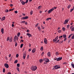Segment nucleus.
I'll use <instances>...</instances> for the list:
<instances>
[{
    "label": "nucleus",
    "mask_w": 74,
    "mask_h": 74,
    "mask_svg": "<svg viewBox=\"0 0 74 74\" xmlns=\"http://www.w3.org/2000/svg\"><path fill=\"white\" fill-rule=\"evenodd\" d=\"M37 69V67L36 66H32L31 68V69L32 71H36Z\"/></svg>",
    "instance_id": "nucleus-1"
},
{
    "label": "nucleus",
    "mask_w": 74,
    "mask_h": 74,
    "mask_svg": "<svg viewBox=\"0 0 74 74\" xmlns=\"http://www.w3.org/2000/svg\"><path fill=\"white\" fill-rule=\"evenodd\" d=\"M45 60H45V62L44 63V64H47V62H49V60L48 58H45Z\"/></svg>",
    "instance_id": "nucleus-2"
},
{
    "label": "nucleus",
    "mask_w": 74,
    "mask_h": 74,
    "mask_svg": "<svg viewBox=\"0 0 74 74\" xmlns=\"http://www.w3.org/2000/svg\"><path fill=\"white\" fill-rule=\"evenodd\" d=\"M53 10H54V8H52L50 9L48 11V14H50V13H51V12H52Z\"/></svg>",
    "instance_id": "nucleus-3"
},
{
    "label": "nucleus",
    "mask_w": 74,
    "mask_h": 74,
    "mask_svg": "<svg viewBox=\"0 0 74 74\" xmlns=\"http://www.w3.org/2000/svg\"><path fill=\"white\" fill-rule=\"evenodd\" d=\"M69 21V18H68L67 19H66L65 21L64 22V25H65L66 24H67V23Z\"/></svg>",
    "instance_id": "nucleus-4"
},
{
    "label": "nucleus",
    "mask_w": 74,
    "mask_h": 74,
    "mask_svg": "<svg viewBox=\"0 0 74 74\" xmlns=\"http://www.w3.org/2000/svg\"><path fill=\"white\" fill-rule=\"evenodd\" d=\"M58 36H56V37L55 38V39H53V42H56L57 40H58Z\"/></svg>",
    "instance_id": "nucleus-5"
},
{
    "label": "nucleus",
    "mask_w": 74,
    "mask_h": 74,
    "mask_svg": "<svg viewBox=\"0 0 74 74\" xmlns=\"http://www.w3.org/2000/svg\"><path fill=\"white\" fill-rule=\"evenodd\" d=\"M53 67L55 68V69H59V68H60V67L58 65H56L55 66H53Z\"/></svg>",
    "instance_id": "nucleus-6"
},
{
    "label": "nucleus",
    "mask_w": 74,
    "mask_h": 74,
    "mask_svg": "<svg viewBox=\"0 0 74 74\" xmlns=\"http://www.w3.org/2000/svg\"><path fill=\"white\" fill-rule=\"evenodd\" d=\"M4 66L6 67V68H7V69H8V67H9V66L8 65V64H7V63H5L4 64Z\"/></svg>",
    "instance_id": "nucleus-7"
},
{
    "label": "nucleus",
    "mask_w": 74,
    "mask_h": 74,
    "mask_svg": "<svg viewBox=\"0 0 74 74\" xmlns=\"http://www.w3.org/2000/svg\"><path fill=\"white\" fill-rule=\"evenodd\" d=\"M44 42L45 44H47L48 43V42H47V40L46 38H45L44 39Z\"/></svg>",
    "instance_id": "nucleus-8"
},
{
    "label": "nucleus",
    "mask_w": 74,
    "mask_h": 74,
    "mask_svg": "<svg viewBox=\"0 0 74 74\" xmlns=\"http://www.w3.org/2000/svg\"><path fill=\"white\" fill-rule=\"evenodd\" d=\"M73 26H71L70 27V29H71V31H72V32H73V31H74V27L73 28Z\"/></svg>",
    "instance_id": "nucleus-9"
},
{
    "label": "nucleus",
    "mask_w": 74,
    "mask_h": 74,
    "mask_svg": "<svg viewBox=\"0 0 74 74\" xmlns=\"http://www.w3.org/2000/svg\"><path fill=\"white\" fill-rule=\"evenodd\" d=\"M29 18V17L26 16L25 17H24L22 18L23 19H28Z\"/></svg>",
    "instance_id": "nucleus-10"
},
{
    "label": "nucleus",
    "mask_w": 74,
    "mask_h": 74,
    "mask_svg": "<svg viewBox=\"0 0 74 74\" xmlns=\"http://www.w3.org/2000/svg\"><path fill=\"white\" fill-rule=\"evenodd\" d=\"M27 36H29V37H32V35L30 34H29V33H27Z\"/></svg>",
    "instance_id": "nucleus-11"
},
{
    "label": "nucleus",
    "mask_w": 74,
    "mask_h": 74,
    "mask_svg": "<svg viewBox=\"0 0 74 74\" xmlns=\"http://www.w3.org/2000/svg\"><path fill=\"white\" fill-rule=\"evenodd\" d=\"M5 19V17L4 16L1 18V21H4Z\"/></svg>",
    "instance_id": "nucleus-12"
},
{
    "label": "nucleus",
    "mask_w": 74,
    "mask_h": 74,
    "mask_svg": "<svg viewBox=\"0 0 74 74\" xmlns=\"http://www.w3.org/2000/svg\"><path fill=\"white\" fill-rule=\"evenodd\" d=\"M62 58H57V61H59V60H62Z\"/></svg>",
    "instance_id": "nucleus-13"
},
{
    "label": "nucleus",
    "mask_w": 74,
    "mask_h": 74,
    "mask_svg": "<svg viewBox=\"0 0 74 74\" xmlns=\"http://www.w3.org/2000/svg\"><path fill=\"white\" fill-rule=\"evenodd\" d=\"M16 35L14 38V42H15L16 41Z\"/></svg>",
    "instance_id": "nucleus-14"
},
{
    "label": "nucleus",
    "mask_w": 74,
    "mask_h": 74,
    "mask_svg": "<svg viewBox=\"0 0 74 74\" xmlns=\"http://www.w3.org/2000/svg\"><path fill=\"white\" fill-rule=\"evenodd\" d=\"M35 52H36V49L34 48L32 50V53H34Z\"/></svg>",
    "instance_id": "nucleus-15"
},
{
    "label": "nucleus",
    "mask_w": 74,
    "mask_h": 74,
    "mask_svg": "<svg viewBox=\"0 0 74 74\" xmlns=\"http://www.w3.org/2000/svg\"><path fill=\"white\" fill-rule=\"evenodd\" d=\"M47 55L48 56H49V57H50V56H51V52H48L47 53Z\"/></svg>",
    "instance_id": "nucleus-16"
},
{
    "label": "nucleus",
    "mask_w": 74,
    "mask_h": 74,
    "mask_svg": "<svg viewBox=\"0 0 74 74\" xmlns=\"http://www.w3.org/2000/svg\"><path fill=\"white\" fill-rule=\"evenodd\" d=\"M21 4H22L23 5H25V2H24L23 1H21Z\"/></svg>",
    "instance_id": "nucleus-17"
},
{
    "label": "nucleus",
    "mask_w": 74,
    "mask_h": 74,
    "mask_svg": "<svg viewBox=\"0 0 74 74\" xmlns=\"http://www.w3.org/2000/svg\"><path fill=\"white\" fill-rule=\"evenodd\" d=\"M26 53H24L23 54V59H25V58L26 57Z\"/></svg>",
    "instance_id": "nucleus-18"
},
{
    "label": "nucleus",
    "mask_w": 74,
    "mask_h": 74,
    "mask_svg": "<svg viewBox=\"0 0 74 74\" xmlns=\"http://www.w3.org/2000/svg\"><path fill=\"white\" fill-rule=\"evenodd\" d=\"M1 32L2 34H3L4 33V29L3 28H2L1 29Z\"/></svg>",
    "instance_id": "nucleus-19"
},
{
    "label": "nucleus",
    "mask_w": 74,
    "mask_h": 74,
    "mask_svg": "<svg viewBox=\"0 0 74 74\" xmlns=\"http://www.w3.org/2000/svg\"><path fill=\"white\" fill-rule=\"evenodd\" d=\"M38 29L39 30V31H40L41 30V27H40L38 26L37 27Z\"/></svg>",
    "instance_id": "nucleus-20"
},
{
    "label": "nucleus",
    "mask_w": 74,
    "mask_h": 74,
    "mask_svg": "<svg viewBox=\"0 0 74 74\" xmlns=\"http://www.w3.org/2000/svg\"><path fill=\"white\" fill-rule=\"evenodd\" d=\"M9 41L11 42H12V38H10V39H9Z\"/></svg>",
    "instance_id": "nucleus-21"
},
{
    "label": "nucleus",
    "mask_w": 74,
    "mask_h": 74,
    "mask_svg": "<svg viewBox=\"0 0 74 74\" xmlns=\"http://www.w3.org/2000/svg\"><path fill=\"white\" fill-rule=\"evenodd\" d=\"M20 35H21V33H20V32H18L17 34L18 37H19V36H20Z\"/></svg>",
    "instance_id": "nucleus-22"
},
{
    "label": "nucleus",
    "mask_w": 74,
    "mask_h": 74,
    "mask_svg": "<svg viewBox=\"0 0 74 74\" xmlns=\"http://www.w3.org/2000/svg\"><path fill=\"white\" fill-rule=\"evenodd\" d=\"M9 12V10H8L6 9L5 10V12Z\"/></svg>",
    "instance_id": "nucleus-23"
},
{
    "label": "nucleus",
    "mask_w": 74,
    "mask_h": 74,
    "mask_svg": "<svg viewBox=\"0 0 74 74\" xmlns=\"http://www.w3.org/2000/svg\"><path fill=\"white\" fill-rule=\"evenodd\" d=\"M14 8L10 9L9 10V12H10V11H13V10H14Z\"/></svg>",
    "instance_id": "nucleus-24"
},
{
    "label": "nucleus",
    "mask_w": 74,
    "mask_h": 74,
    "mask_svg": "<svg viewBox=\"0 0 74 74\" xmlns=\"http://www.w3.org/2000/svg\"><path fill=\"white\" fill-rule=\"evenodd\" d=\"M41 6H39L38 8V10H40V9H41Z\"/></svg>",
    "instance_id": "nucleus-25"
},
{
    "label": "nucleus",
    "mask_w": 74,
    "mask_h": 74,
    "mask_svg": "<svg viewBox=\"0 0 74 74\" xmlns=\"http://www.w3.org/2000/svg\"><path fill=\"white\" fill-rule=\"evenodd\" d=\"M9 40H10V37H8L7 38L6 41H9Z\"/></svg>",
    "instance_id": "nucleus-26"
},
{
    "label": "nucleus",
    "mask_w": 74,
    "mask_h": 74,
    "mask_svg": "<svg viewBox=\"0 0 74 74\" xmlns=\"http://www.w3.org/2000/svg\"><path fill=\"white\" fill-rule=\"evenodd\" d=\"M63 38H66V34L63 35Z\"/></svg>",
    "instance_id": "nucleus-27"
},
{
    "label": "nucleus",
    "mask_w": 74,
    "mask_h": 74,
    "mask_svg": "<svg viewBox=\"0 0 74 74\" xmlns=\"http://www.w3.org/2000/svg\"><path fill=\"white\" fill-rule=\"evenodd\" d=\"M33 12V11L31 10L30 12L31 15H32Z\"/></svg>",
    "instance_id": "nucleus-28"
},
{
    "label": "nucleus",
    "mask_w": 74,
    "mask_h": 74,
    "mask_svg": "<svg viewBox=\"0 0 74 74\" xmlns=\"http://www.w3.org/2000/svg\"><path fill=\"white\" fill-rule=\"evenodd\" d=\"M71 36H73V34H71L70 35L69 37H68V38H70Z\"/></svg>",
    "instance_id": "nucleus-29"
},
{
    "label": "nucleus",
    "mask_w": 74,
    "mask_h": 74,
    "mask_svg": "<svg viewBox=\"0 0 74 74\" xmlns=\"http://www.w3.org/2000/svg\"><path fill=\"white\" fill-rule=\"evenodd\" d=\"M43 47H41L40 49L41 51H43Z\"/></svg>",
    "instance_id": "nucleus-30"
},
{
    "label": "nucleus",
    "mask_w": 74,
    "mask_h": 74,
    "mask_svg": "<svg viewBox=\"0 0 74 74\" xmlns=\"http://www.w3.org/2000/svg\"><path fill=\"white\" fill-rule=\"evenodd\" d=\"M62 30H63L64 31L65 30H66V29H65V28L64 27L62 28Z\"/></svg>",
    "instance_id": "nucleus-31"
},
{
    "label": "nucleus",
    "mask_w": 74,
    "mask_h": 74,
    "mask_svg": "<svg viewBox=\"0 0 74 74\" xmlns=\"http://www.w3.org/2000/svg\"><path fill=\"white\" fill-rule=\"evenodd\" d=\"M43 61V60L41 59L40 60V63H41V62H42Z\"/></svg>",
    "instance_id": "nucleus-32"
},
{
    "label": "nucleus",
    "mask_w": 74,
    "mask_h": 74,
    "mask_svg": "<svg viewBox=\"0 0 74 74\" xmlns=\"http://www.w3.org/2000/svg\"><path fill=\"white\" fill-rule=\"evenodd\" d=\"M23 44H21L20 46V48H22V47H23Z\"/></svg>",
    "instance_id": "nucleus-33"
},
{
    "label": "nucleus",
    "mask_w": 74,
    "mask_h": 74,
    "mask_svg": "<svg viewBox=\"0 0 74 74\" xmlns=\"http://www.w3.org/2000/svg\"><path fill=\"white\" fill-rule=\"evenodd\" d=\"M71 66L73 67V68H74V64H73V63H71Z\"/></svg>",
    "instance_id": "nucleus-34"
},
{
    "label": "nucleus",
    "mask_w": 74,
    "mask_h": 74,
    "mask_svg": "<svg viewBox=\"0 0 74 74\" xmlns=\"http://www.w3.org/2000/svg\"><path fill=\"white\" fill-rule=\"evenodd\" d=\"M70 7H71V5H69L68 6V8H70Z\"/></svg>",
    "instance_id": "nucleus-35"
},
{
    "label": "nucleus",
    "mask_w": 74,
    "mask_h": 74,
    "mask_svg": "<svg viewBox=\"0 0 74 74\" xmlns=\"http://www.w3.org/2000/svg\"><path fill=\"white\" fill-rule=\"evenodd\" d=\"M25 21H23L21 22V23H25Z\"/></svg>",
    "instance_id": "nucleus-36"
},
{
    "label": "nucleus",
    "mask_w": 74,
    "mask_h": 74,
    "mask_svg": "<svg viewBox=\"0 0 74 74\" xmlns=\"http://www.w3.org/2000/svg\"><path fill=\"white\" fill-rule=\"evenodd\" d=\"M18 62V60H16L14 61V63H16Z\"/></svg>",
    "instance_id": "nucleus-37"
},
{
    "label": "nucleus",
    "mask_w": 74,
    "mask_h": 74,
    "mask_svg": "<svg viewBox=\"0 0 74 74\" xmlns=\"http://www.w3.org/2000/svg\"><path fill=\"white\" fill-rule=\"evenodd\" d=\"M17 45H18V44H17V42H15V47H16L17 46Z\"/></svg>",
    "instance_id": "nucleus-38"
},
{
    "label": "nucleus",
    "mask_w": 74,
    "mask_h": 74,
    "mask_svg": "<svg viewBox=\"0 0 74 74\" xmlns=\"http://www.w3.org/2000/svg\"><path fill=\"white\" fill-rule=\"evenodd\" d=\"M71 39H74V35L71 37Z\"/></svg>",
    "instance_id": "nucleus-39"
},
{
    "label": "nucleus",
    "mask_w": 74,
    "mask_h": 74,
    "mask_svg": "<svg viewBox=\"0 0 74 74\" xmlns=\"http://www.w3.org/2000/svg\"><path fill=\"white\" fill-rule=\"evenodd\" d=\"M73 10H74V8L72 9H71L70 10V12H71L73 11Z\"/></svg>",
    "instance_id": "nucleus-40"
},
{
    "label": "nucleus",
    "mask_w": 74,
    "mask_h": 74,
    "mask_svg": "<svg viewBox=\"0 0 74 74\" xmlns=\"http://www.w3.org/2000/svg\"><path fill=\"white\" fill-rule=\"evenodd\" d=\"M18 56H19V55L18 54H16V58H18Z\"/></svg>",
    "instance_id": "nucleus-41"
},
{
    "label": "nucleus",
    "mask_w": 74,
    "mask_h": 74,
    "mask_svg": "<svg viewBox=\"0 0 74 74\" xmlns=\"http://www.w3.org/2000/svg\"><path fill=\"white\" fill-rule=\"evenodd\" d=\"M19 64H17V67H19Z\"/></svg>",
    "instance_id": "nucleus-42"
},
{
    "label": "nucleus",
    "mask_w": 74,
    "mask_h": 74,
    "mask_svg": "<svg viewBox=\"0 0 74 74\" xmlns=\"http://www.w3.org/2000/svg\"><path fill=\"white\" fill-rule=\"evenodd\" d=\"M69 27H70V25H68L67 26V27L68 29L69 28Z\"/></svg>",
    "instance_id": "nucleus-43"
},
{
    "label": "nucleus",
    "mask_w": 74,
    "mask_h": 74,
    "mask_svg": "<svg viewBox=\"0 0 74 74\" xmlns=\"http://www.w3.org/2000/svg\"><path fill=\"white\" fill-rule=\"evenodd\" d=\"M62 32V30H59L58 31V33H60V32Z\"/></svg>",
    "instance_id": "nucleus-44"
},
{
    "label": "nucleus",
    "mask_w": 74,
    "mask_h": 74,
    "mask_svg": "<svg viewBox=\"0 0 74 74\" xmlns=\"http://www.w3.org/2000/svg\"><path fill=\"white\" fill-rule=\"evenodd\" d=\"M56 55H59V53H58V52H57L56 53Z\"/></svg>",
    "instance_id": "nucleus-45"
},
{
    "label": "nucleus",
    "mask_w": 74,
    "mask_h": 74,
    "mask_svg": "<svg viewBox=\"0 0 74 74\" xmlns=\"http://www.w3.org/2000/svg\"><path fill=\"white\" fill-rule=\"evenodd\" d=\"M28 1H29V0H26L25 2V3H28Z\"/></svg>",
    "instance_id": "nucleus-46"
},
{
    "label": "nucleus",
    "mask_w": 74,
    "mask_h": 74,
    "mask_svg": "<svg viewBox=\"0 0 74 74\" xmlns=\"http://www.w3.org/2000/svg\"><path fill=\"white\" fill-rule=\"evenodd\" d=\"M17 70L19 72L20 71H19V69L18 68H17Z\"/></svg>",
    "instance_id": "nucleus-47"
},
{
    "label": "nucleus",
    "mask_w": 74,
    "mask_h": 74,
    "mask_svg": "<svg viewBox=\"0 0 74 74\" xmlns=\"http://www.w3.org/2000/svg\"><path fill=\"white\" fill-rule=\"evenodd\" d=\"M31 50H32V49L30 48L29 49L28 51H29V52H30V51H31Z\"/></svg>",
    "instance_id": "nucleus-48"
},
{
    "label": "nucleus",
    "mask_w": 74,
    "mask_h": 74,
    "mask_svg": "<svg viewBox=\"0 0 74 74\" xmlns=\"http://www.w3.org/2000/svg\"><path fill=\"white\" fill-rule=\"evenodd\" d=\"M3 73L5 72V69H4V68H3Z\"/></svg>",
    "instance_id": "nucleus-49"
},
{
    "label": "nucleus",
    "mask_w": 74,
    "mask_h": 74,
    "mask_svg": "<svg viewBox=\"0 0 74 74\" xmlns=\"http://www.w3.org/2000/svg\"><path fill=\"white\" fill-rule=\"evenodd\" d=\"M66 40H67V38H65L64 40V41H66Z\"/></svg>",
    "instance_id": "nucleus-50"
},
{
    "label": "nucleus",
    "mask_w": 74,
    "mask_h": 74,
    "mask_svg": "<svg viewBox=\"0 0 74 74\" xmlns=\"http://www.w3.org/2000/svg\"><path fill=\"white\" fill-rule=\"evenodd\" d=\"M38 23L36 25H35V26L36 27H37V26H38Z\"/></svg>",
    "instance_id": "nucleus-51"
},
{
    "label": "nucleus",
    "mask_w": 74,
    "mask_h": 74,
    "mask_svg": "<svg viewBox=\"0 0 74 74\" xmlns=\"http://www.w3.org/2000/svg\"><path fill=\"white\" fill-rule=\"evenodd\" d=\"M62 37H63V36H59V38L60 39V38H62Z\"/></svg>",
    "instance_id": "nucleus-52"
},
{
    "label": "nucleus",
    "mask_w": 74,
    "mask_h": 74,
    "mask_svg": "<svg viewBox=\"0 0 74 74\" xmlns=\"http://www.w3.org/2000/svg\"><path fill=\"white\" fill-rule=\"evenodd\" d=\"M14 12L15 13V14H17V13H18V11H15Z\"/></svg>",
    "instance_id": "nucleus-53"
},
{
    "label": "nucleus",
    "mask_w": 74,
    "mask_h": 74,
    "mask_svg": "<svg viewBox=\"0 0 74 74\" xmlns=\"http://www.w3.org/2000/svg\"><path fill=\"white\" fill-rule=\"evenodd\" d=\"M10 7H12V6H13V4H10Z\"/></svg>",
    "instance_id": "nucleus-54"
},
{
    "label": "nucleus",
    "mask_w": 74,
    "mask_h": 74,
    "mask_svg": "<svg viewBox=\"0 0 74 74\" xmlns=\"http://www.w3.org/2000/svg\"><path fill=\"white\" fill-rule=\"evenodd\" d=\"M27 33H29V30H27Z\"/></svg>",
    "instance_id": "nucleus-55"
},
{
    "label": "nucleus",
    "mask_w": 74,
    "mask_h": 74,
    "mask_svg": "<svg viewBox=\"0 0 74 74\" xmlns=\"http://www.w3.org/2000/svg\"><path fill=\"white\" fill-rule=\"evenodd\" d=\"M60 27H58V30H60Z\"/></svg>",
    "instance_id": "nucleus-56"
},
{
    "label": "nucleus",
    "mask_w": 74,
    "mask_h": 74,
    "mask_svg": "<svg viewBox=\"0 0 74 74\" xmlns=\"http://www.w3.org/2000/svg\"><path fill=\"white\" fill-rule=\"evenodd\" d=\"M12 27H14V24H12Z\"/></svg>",
    "instance_id": "nucleus-57"
},
{
    "label": "nucleus",
    "mask_w": 74,
    "mask_h": 74,
    "mask_svg": "<svg viewBox=\"0 0 74 74\" xmlns=\"http://www.w3.org/2000/svg\"><path fill=\"white\" fill-rule=\"evenodd\" d=\"M44 55V52H42V53L41 54L42 56V55Z\"/></svg>",
    "instance_id": "nucleus-58"
},
{
    "label": "nucleus",
    "mask_w": 74,
    "mask_h": 74,
    "mask_svg": "<svg viewBox=\"0 0 74 74\" xmlns=\"http://www.w3.org/2000/svg\"><path fill=\"white\" fill-rule=\"evenodd\" d=\"M5 58L6 60H7V59H8V58H7V57L6 56L5 57Z\"/></svg>",
    "instance_id": "nucleus-59"
},
{
    "label": "nucleus",
    "mask_w": 74,
    "mask_h": 74,
    "mask_svg": "<svg viewBox=\"0 0 74 74\" xmlns=\"http://www.w3.org/2000/svg\"><path fill=\"white\" fill-rule=\"evenodd\" d=\"M9 56L10 58V57H11V54H10L9 55Z\"/></svg>",
    "instance_id": "nucleus-60"
},
{
    "label": "nucleus",
    "mask_w": 74,
    "mask_h": 74,
    "mask_svg": "<svg viewBox=\"0 0 74 74\" xmlns=\"http://www.w3.org/2000/svg\"><path fill=\"white\" fill-rule=\"evenodd\" d=\"M17 38H16V40H18V37H17Z\"/></svg>",
    "instance_id": "nucleus-61"
},
{
    "label": "nucleus",
    "mask_w": 74,
    "mask_h": 74,
    "mask_svg": "<svg viewBox=\"0 0 74 74\" xmlns=\"http://www.w3.org/2000/svg\"><path fill=\"white\" fill-rule=\"evenodd\" d=\"M63 42V40H62L61 41V43H62V42Z\"/></svg>",
    "instance_id": "nucleus-62"
},
{
    "label": "nucleus",
    "mask_w": 74,
    "mask_h": 74,
    "mask_svg": "<svg viewBox=\"0 0 74 74\" xmlns=\"http://www.w3.org/2000/svg\"><path fill=\"white\" fill-rule=\"evenodd\" d=\"M56 8H57V7H55L54 8V10H55V9H56Z\"/></svg>",
    "instance_id": "nucleus-63"
},
{
    "label": "nucleus",
    "mask_w": 74,
    "mask_h": 74,
    "mask_svg": "<svg viewBox=\"0 0 74 74\" xmlns=\"http://www.w3.org/2000/svg\"><path fill=\"white\" fill-rule=\"evenodd\" d=\"M46 20L47 21H48L49 20V18H47V19H46Z\"/></svg>",
    "instance_id": "nucleus-64"
}]
</instances>
